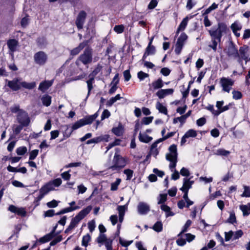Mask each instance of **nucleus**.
Listing matches in <instances>:
<instances>
[{
    "mask_svg": "<svg viewBox=\"0 0 250 250\" xmlns=\"http://www.w3.org/2000/svg\"><path fill=\"white\" fill-rule=\"evenodd\" d=\"M128 204L123 206H118L117 210L118 211L119 215L125 216V211L127 210Z\"/></svg>",
    "mask_w": 250,
    "mask_h": 250,
    "instance_id": "obj_33",
    "label": "nucleus"
},
{
    "mask_svg": "<svg viewBox=\"0 0 250 250\" xmlns=\"http://www.w3.org/2000/svg\"><path fill=\"white\" fill-rule=\"evenodd\" d=\"M186 119L184 117L183 115L181 117L175 118L173 119V123L175 124H177L178 122L181 123V126L183 125L186 122Z\"/></svg>",
    "mask_w": 250,
    "mask_h": 250,
    "instance_id": "obj_45",
    "label": "nucleus"
},
{
    "mask_svg": "<svg viewBox=\"0 0 250 250\" xmlns=\"http://www.w3.org/2000/svg\"><path fill=\"white\" fill-rule=\"evenodd\" d=\"M206 109L210 111L212 113V114L214 116H218L219 112H218V110H215L214 109V106L213 105H208V106L206 107Z\"/></svg>",
    "mask_w": 250,
    "mask_h": 250,
    "instance_id": "obj_60",
    "label": "nucleus"
},
{
    "mask_svg": "<svg viewBox=\"0 0 250 250\" xmlns=\"http://www.w3.org/2000/svg\"><path fill=\"white\" fill-rule=\"evenodd\" d=\"M113 133L117 136H120L123 135L124 132V127L121 125H119L118 126L113 127L112 129Z\"/></svg>",
    "mask_w": 250,
    "mask_h": 250,
    "instance_id": "obj_27",
    "label": "nucleus"
},
{
    "mask_svg": "<svg viewBox=\"0 0 250 250\" xmlns=\"http://www.w3.org/2000/svg\"><path fill=\"white\" fill-rule=\"evenodd\" d=\"M138 213L140 215H146L150 211V206L147 203L140 202L137 207Z\"/></svg>",
    "mask_w": 250,
    "mask_h": 250,
    "instance_id": "obj_13",
    "label": "nucleus"
},
{
    "mask_svg": "<svg viewBox=\"0 0 250 250\" xmlns=\"http://www.w3.org/2000/svg\"><path fill=\"white\" fill-rule=\"evenodd\" d=\"M185 137L188 138L190 137H195L197 136V132L196 130L190 129L187 131L185 134Z\"/></svg>",
    "mask_w": 250,
    "mask_h": 250,
    "instance_id": "obj_40",
    "label": "nucleus"
},
{
    "mask_svg": "<svg viewBox=\"0 0 250 250\" xmlns=\"http://www.w3.org/2000/svg\"><path fill=\"white\" fill-rule=\"evenodd\" d=\"M41 188L42 189V190L45 191L46 194H47L49 191L55 189V188L51 181L44 185Z\"/></svg>",
    "mask_w": 250,
    "mask_h": 250,
    "instance_id": "obj_31",
    "label": "nucleus"
},
{
    "mask_svg": "<svg viewBox=\"0 0 250 250\" xmlns=\"http://www.w3.org/2000/svg\"><path fill=\"white\" fill-rule=\"evenodd\" d=\"M125 27L123 24L115 25L114 31L118 34L122 33L124 31Z\"/></svg>",
    "mask_w": 250,
    "mask_h": 250,
    "instance_id": "obj_51",
    "label": "nucleus"
},
{
    "mask_svg": "<svg viewBox=\"0 0 250 250\" xmlns=\"http://www.w3.org/2000/svg\"><path fill=\"white\" fill-rule=\"evenodd\" d=\"M151 86L155 90L160 89L163 87L164 82L161 78H159L152 83Z\"/></svg>",
    "mask_w": 250,
    "mask_h": 250,
    "instance_id": "obj_24",
    "label": "nucleus"
},
{
    "mask_svg": "<svg viewBox=\"0 0 250 250\" xmlns=\"http://www.w3.org/2000/svg\"><path fill=\"white\" fill-rule=\"evenodd\" d=\"M152 229L156 232H159L162 231L163 224L161 222L158 221L154 224Z\"/></svg>",
    "mask_w": 250,
    "mask_h": 250,
    "instance_id": "obj_39",
    "label": "nucleus"
},
{
    "mask_svg": "<svg viewBox=\"0 0 250 250\" xmlns=\"http://www.w3.org/2000/svg\"><path fill=\"white\" fill-rule=\"evenodd\" d=\"M227 29V25L223 23L219 22L217 28L213 27L209 30V33L211 37L212 44L209 46L214 51L217 50V46L221 42L223 34L225 33Z\"/></svg>",
    "mask_w": 250,
    "mask_h": 250,
    "instance_id": "obj_1",
    "label": "nucleus"
},
{
    "mask_svg": "<svg viewBox=\"0 0 250 250\" xmlns=\"http://www.w3.org/2000/svg\"><path fill=\"white\" fill-rule=\"evenodd\" d=\"M92 61V49L87 47H86L83 54H82L76 62V64L79 66L80 62H82L84 65H87Z\"/></svg>",
    "mask_w": 250,
    "mask_h": 250,
    "instance_id": "obj_4",
    "label": "nucleus"
},
{
    "mask_svg": "<svg viewBox=\"0 0 250 250\" xmlns=\"http://www.w3.org/2000/svg\"><path fill=\"white\" fill-rule=\"evenodd\" d=\"M34 60L36 64L43 65L47 61V55L43 51H39L35 54Z\"/></svg>",
    "mask_w": 250,
    "mask_h": 250,
    "instance_id": "obj_9",
    "label": "nucleus"
},
{
    "mask_svg": "<svg viewBox=\"0 0 250 250\" xmlns=\"http://www.w3.org/2000/svg\"><path fill=\"white\" fill-rule=\"evenodd\" d=\"M90 239L91 237L88 234L83 236L82 242V245L85 247H87L88 243L90 241Z\"/></svg>",
    "mask_w": 250,
    "mask_h": 250,
    "instance_id": "obj_47",
    "label": "nucleus"
},
{
    "mask_svg": "<svg viewBox=\"0 0 250 250\" xmlns=\"http://www.w3.org/2000/svg\"><path fill=\"white\" fill-rule=\"evenodd\" d=\"M191 221L190 220H188L185 225L184 226L183 229L182 231L179 233V234L178 235L179 237H181L182 234L184 233V232H186L188 230V229L189 228V227L191 224Z\"/></svg>",
    "mask_w": 250,
    "mask_h": 250,
    "instance_id": "obj_42",
    "label": "nucleus"
},
{
    "mask_svg": "<svg viewBox=\"0 0 250 250\" xmlns=\"http://www.w3.org/2000/svg\"><path fill=\"white\" fill-rule=\"evenodd\" d=\"M116 151L113 159V165L110 166L109 168L112 170L118 171L126 165V161L125 158L119 154L118 148L116 149Z\"/></svg>",
    "mask_w": 250,
    "mask_h": 250,
    "instance_id": "obj_3",
    "label": "nucleus"
},
{
    "mask_svg": "<svg viewBox=\"0 0 250 250\" xmlns=\"http://www.w3.org/2000/svg\"><path fill=\"white\" fill-rule=\"evenodd\" d=\"M17 120L18 122L22 125V126H27L30 123V119L27 114L23 111H20L19 112Z\"/></svg>",
    "mask_w": 250,
    "mask_h": 250,
    "instance_id": "obj_11",
    "label": "nucleus"
},
{
    "mask_svg": "<svg viewBox=\"0 0 250 250\" xmlns=\"http://www.w3.org/2000/svg\"><path fill=\"white\" fill-rule=\"evenodd\" d=\"M227 54L232 58H236L238 55V50L233 44H230L227 49Z\"/></svg>",
    "mask_w": 250,
    "mask_h": 250,
    "instance_id": "obj_16",
    "label": "nucleus"
},
{
    "mask_svg": "<svg viewBox=\"0 0 250 250\" xmlns=\"http://www.w3.org/2000/svg\"><path fill=\"white\" fill-rule=\"evenodd\" d=\"M122 98L120 94L116 95L115 97L111 98L106 103L108 106H111L114 103Z\"/></svg>",
    "mask_w": 250,
    "mask_h": 250,
    "instance_id": "obj_35",
    "label": "nucleus"
},
{
    "mask_svg": "<svg viewBox=\"0 0 250 250\" xmlns=\"http://www.w3.org/2000/svg\"><path fill=\"white\" fill-rule=\"evenodd\" d=\"M169 152L166 155V160L170 162L169 168L173 172L171 175V179L176 180L179 178V173L175 167L177 162L178 153L177 146L175 145H171L168 148Z\"/></svg>",
    "mask_w": 250,
    "mask_h": 250,
    "instance_id": "obj_2",
    "label": "nucleus"
},
{
    "mask_svg": "<svg viewBox=\"0 0 250 250\" xmlns=\"http://www.w3.org/2000/svg\"><path fill=\"white\" fill-rule=\"evenodd\" d=\"M7 45L9 49L10 55L13 57L14 53L17 51L19 46V42L15 39H10L7 42Z\"/></svg>",
    "mask_w": 250,
    "mask_h": 250,
    "instance_id": "obj_12",
    "label": "nucleus"
},
{
    "mask_svg": "<svg viewBox=\"0 0 250 250\" xmlns=\"http://www.w3.org/2000/svg\"><path fill=\"white\" fill-rule=\"evenodd\" d=\"M86 16V13L83 11H81L78 14L76 21V24L78 29H80L83 28Z\"/></svg>",
    "mask_w": 250,
    "mask_h": 250,
    "instance_id": "obj_14",
    "label": "nucleus"
},
{
    "mask_svg": "<svg viewBox=\"0 0 250 250\" xmlns=\"http://www.w3.org/2000/svg\"><path fill=\"white\" fill-rule=\"evenodd\" d=\"M167 199V194H160L157 198L158 204H162L164 203Z\"/></svg>",
    "mask_w": 250,
    "mask_h": 250,
    "instance_id": "obj_44",
    "label": "nucleus"
},
{
    "mask_svg": "<svg viewBox=\"0 0 250 250\" xmlns=\"http://www.w3.org/2000/svg\"><path fill=\"white\" fill-rule=\"evenodd\" d=\"M42 104L46 106H48L51 103V97L48 95H44L41 98Z\"/></svg>",
    "mask_w": 250,
    "mask_h": 250,
    "instance_id": "obj_29",
    "label": "nucleus"
},
{
    "mask_svg": "<svg viewBox=\"0 0 250 250\" xmlns=\"http://www.w3.org/2000/svg\"><path fill=\"white\" fill-rule=\"evenodd\" d=\"M193 183L194 181L191 180V178H185L183 179V186L180 188V190L182 191H188Z\"/></svg>",
    "mask_w": 250,
    "mask_h": 250,
    "instance_id": "obj_15",
    "label": "nucleus"
},
{
    "mask_svg": "<svg viewBox=\"0 0 250 250\" xmlns=\"http://www.w3.org/2000/svg\"><path fill=\"white\" fill-rule=\"evenodd\" d=\"M152 39L150 40L147 47L146 48V51L149 55H153V54H154L155 53V48L154 46L151 45V44L152 43Z\"/></svg>",
    "mask_w": 250,
    "mask_h": 250,
    "instance_id": "obj_37",
    "label": "nucleus"
},
{
    "mask_svg": "<svg viewBox=\"0 0 250 250\" xmlns=\"http://www.w3.org/2000/svg\"><path fill=\"white\" fill-rule=\"evenodd\" d=\"M153 119V117H144L142 119V124L148 125L152 122Z\"/></svg>",
    "mask_w": 250,
    "mask_h": 250,
    "instance_id": "obj_62",
    "label": "nucleus"
},
{
    "mask_svg": "<svg viewBox=\"0 0 250 250\" xmlns=\"http://www.w3.org/2000/svg\"><path fill=\"white\" fill-rule=\"evenodd\" d=\"M98 116V113H96L93 115L80 119L72 125L71 131L76 130L85 125L91 124Z\"/></svg>",
    "mask_w": 250,
    "mask_h": 250,
    "instance_id": "obj_5",
    "label": "nucleus"
},
{
    "mask_svg": "<svg viewBox=\"0 0 250 250\" xmlns=\"http://www.w3.org/2000/svg\"><path fill=\"white\" fill-rule=\"evenodd\" d=\"M188 21V17H186L185 18H184L183 20V21L180 23V24L177 29V30L176 32V35H177L179 34V33L180 31H183L185 29V28L186 27V26L187 25Z\"/></svg>",
    "mask_w": 250,
    "mask_h": 250,
    "instance_id": "obj_26",
    "label": "nucleus"
},
{
    "mask_svg": "<svg viewBox=\"0 0 250 250\" xmlns=\"http://www.w3.org/2000/svg\"><path fill=\"white\" fill-rule=\"evenodd\" d=\"M156 107L160 112L163 113L165 115H167V111L166 107L164 106L160 102L157 103L156 104Z\"/></svg>",
    "mask_w": 250,
    "mask_h": 250,
    "instance_id": "obj_34",
    "label": "nucleus"
},
{
    "mask_svg": "<svg viewBox=\"0 0 250 250\" xmlns=\"http://www.w3.org/2000/svg\"><path fill=\"white\" fill-rule=\"evenodd\" d=\"M139 139L142 142L148 143L152 140V138L145 133L142 134L140 132L139 136Z\"/></svg>",
    "mask_w": 250,
    "mask_h": 250,
    "instance_id": "obj_25",
    "label": "nucleus"
},
{
    "mask_svg": "<svg viewBox=\"0 0 250 250\" xmlns=\"http://www.w3.org/2000/svg\"><path fill=\"white\" fill-rule=\"evenodd\" d=\"M188 39V36L185 33H182L178 38L175 45V52L176 54L179 55L184 45L185 42Z\"/></svg>",
    "mask_w": 250,
    "mask_h": 250,
    "instance_id": "obj_8",
    "label": "nucleus"
},
{
    "mask_svg": "<svg viewBox=\"0 0 250 250\" xmlns=\"http://www.w3.org/2000/svg\"><path fill=\"white\" fill-rule=\"evenodd\" d=\"M97 137L99 143L101 142H108L109 141L110 136L109 135L106 134L102 135Z\"/></svg>",
    "mask_w": 250,
    "mask_h": 250,
    "instance_id": "obj_56",
    "label": "nucleus"
},
{
    "mask_svg": "<svg viewBox=\"0 0 250 250\" xmlns=\"http://www.w3.org/2000/svg\"><path fill=\"white\" fill-rule=\"evenodd\" d=\"M230 153V151L223 148H219L215 150L214 152V154L218 156H228Z\"/></svg>",
    "mask_w": 250,
    "mask_h": 250,
    "instance_id": "obj_30",
    "label": "nucleus"
},
{
    "mask_svg": "<svg viewBox=\"0 0 250 250\" xmlns=\"http://www.w3.org/2000/svg\"><path fill=\"white\" fill-rule=\"evenodd\" d=\"M227 222L232 224L236 223V219L234 212H230L229 216L227 219Z\"/></svg>",
    "mask_w": 250,
    "mask_h": 250,
    "instance_id": "obj_41",
    "label": "nucleus"
},
{
    "mask_svg": "<svg viewBox=\"0 0 250 250\" xmlns=\"http://www.w3.org/2000/svg\"><path fill=\"white\" fill-rule=\"evenodd\" d=\"M80 221L81 220L76 216L71 220L69 225L64 231L65 233H68L72 229L76 228Z\"/></svg>",
    "mask_w": 250,
    "mask_h": 250,
    "instance_id": "obj_21",
    "label": "nucleus"
},
{
    "mask_svg": "<svg viewBox=\"0 0 250 250\" xmlns=\"http://www.w3.org/2000/svg\"><path fill=\"white\" fill-rule=\"evenodd\" d=\"M232 94L233 99L234 100H239L242 97V93L239 91L233 90L232 92Z\"/></svg>",
    "mask_w": 250,
    "mask_h": 250,
    "instance_id": "obj_53",
    "label": "nucleus"
},
{
    "mask_svg": "<svg viewBox=\"0 0 250 250\" xmlns=\"http://www.w3.org/2000/svg\"><path fill=\"white\" fill-rule=\"evenodd\" d=\"M23 126H22V125H14L12 126V129H13V131L15 135H17L18 134H19L20 133V132L21 131V130H22Z\"/></svg>",
    "mask_w": 250,
    "mask_h": 250,
    "instance_id": "obj_43",
    "label": "nucleus"
},
{
    "mask_svg": "<svg viewBox=\"0 0 250 250\" xmlns=\"http://www.w3.org/2000/svg\"><path fill=\"white\" fill-rule=\"evenodd\" d=\"M26 146H21L17 148L16 152L19 155H23L27 152Z\"/></svg>",
    "mask_w": 250,
    "mask_h": 250,
    "instance_id": "obj_50",
    "label": "nucleus"
},
{
    "mask_svg": "<svg viewBox=\"0 0 250 250\" xmlns=\"http://www.w3.org/2000/svg\"><path fill=\"white\" fill-rule=\"evenodd\" d=\"M244 192L241 195L242 197H250V187L247 186H244Z\"/></svg>",
    "mask_w": 250,
    "mask_h": 250,
    "instance_id": "obj_49",
    "label": "nucleus"
},
{
    "mask_svg": "<svg viewBox=\"0 0 250 250\" xmlns=\"http://www.w3.org/2000/svg\"><path fill=\"white\" fill-rule=\"evenodd\" d=\"M249 50V48L247 46H241L238 50V55L236 58H237L238 62L243 67V61H245L246 63L250 60V59H249L250 56Z\"/></svg>",
    "mask_w": 250,
    "mask_h": 250,
    "instance_id": "obj_6",
    "label": "nucleus"
},
{
    "mask_svg": "<svg viewBox=\"0 0 250 250\" xmlns=\"http://www.w3.org/2000/svg\"><path fill=\"white\" fill-rule=\"evenodd\" d=\"M231 28L233 32H236L241 30L242 28V25L237 22H235L232 23L231 25Z\"/></svg>",
    "mask_w": 250,
    "mask_h": 250,
    "instance_id": "obj_46",
    "label": "nucleus"
},
{
    "mask_svg": "<svg viewBox=\"0 0 250 250\" xmlns=\"http://www.w3.org/2000/svg\"><path fill=\"white\" fill-rule=\"evenodd\" d=\"M243 235V232L242 230H239L233 232V240H236L241 237Z\"/></svg>",
    "mask_w": 250,
    "mask_h": 250,
    "instance_id": "obj_58",
    "label": "nucleus"
},
{
    "mask_svg": "<svg viewBox=\"0 0 250 250\" xmlns=\"http://www.w3.org/2000/svg\"><path fill=\"white\" fill-rule=\"evenodd\" d=\"M159 151L157 148V143H153L151 146L150 155L156 157L158 154Z\"/></svg>",
    "mask_w": 250,
    "mask_h": 250,
    "instance_id": "obj_36",
    "label": "nucleus"
},
{
    "mask_svg": "<svg viewBox=\"0 0 250 250\" xmlns=\"http://www.w3.org/2000/svg\"><path fill=\"white\" fill-rule=\"evenodd\" d=\"M8 210L23 217L25 216L26 214V212L23 208H18L14 205H10L8 208Z\"/></svg>",
    "mask_w": 250,
    "mask_h": 250,
    "instance_id": "obj_17",
    "label": "nucleus"
},
{
    "mask_svg": "<svg viewBox=\"0 0 250 250\" xmlns=\"http://www.w3.org/2000/svg\"><path fill=\"white\" fill-rule=\"evenodd\" d=\"M79 208H80V207H79V206H75L74 207H68V208H63L62 210H61V213H63V214H64V213H67L69 212H71L72 211H74L76 209H78Z\"/></svg>",
    "mask_w": 250,
    "mask_h": 250,
    "instance_id": "obj_52",
    "label": "nucleus"
},
{
    "mask_svg": "<svg viewBox=\"0 0 250 250\" xmlns=\"http://www.w3.org/2000/svg\"><path fill=\"white\" fill-rule=\"evenodd\" d=\"M124 173L126 175V180H130L133 176V171L130 169H126L124 170Z\"/></svg>",
    "mask_w": 250,
    "mask_h": 250,
    "instance_id": "obj_57",
    "label": "nucleus"
},
{
    "mask_svg": "<svg viewBox=\"0 0 250 250\" xmlns=\"http://www.w3.org/2000/svg\"><path fill=\"white\" fill-rule=\"evenodd\" d=\"M240 208L243 212L244 216H248L250 213V208L248 205H242L240 206Z\"/></svg>",
    "mask_w": 250,
    "mask_h": 250,
    "instance_id": "obj_38",
    "label": "nucleus"
},
{
    "mask_svg": "<svg viewBox=\"0 0 250 250\" xmlns=\"http://www.w3.org/2000/svg\"><path fill=\"white\" fill-rule=\"evenodd\" d=\"M173 91L174 90L172 88L160 89L157 92L156 94L159 98L163 99L167 95L172 94Z\"/></svg>",
    "mask_w": 250,
    "mask_h": 250,
    "instance_id": "obj_19",
    "label": "nucleus"
},
{
    "mask_svg": "<svg viewBox=\"0 0 250 250\" xmlns=\"http://www.w3.org/2000/svg\"><path fill=\"white\" fill-rule=\"evenodd\" d=\"M53 80L44 81L41 82L39 86V90L45 92L53 84Z\"/></svg>",
    "mask_w": 250,
    "mask_h": 250,
    "instance_id": "obj_18",
    "label": "nucleus"
},
{
    "mask_svg": "<svg viewBox=\"0 0 250 250\" xmlns=\"http://www.w3.org/2000/svg\"><path fill=\"white\" fill-rule=\"evenodd\" d=\"M21 87L28 89H32L36 86V83L35 82L27 83L23 81L21 82Z\"/></svg>",
    "mask_w": 250,
    "mask_h": 250,
    "instance_id": "obj_32",
    "label": "nucleus"
},
{
    "mask_svg": "<svg viewBox=\"0 0 250 250\" xmlns=\"http://www.w3.org/2000/svg\"><path fill=\"white\" fill-rule=\"evenodd\" d=\"M121 182V180L119 178L117 179L116 181L112 183L111 185V190L112 191L116 190L118 189V187Z\"/></svg>",
    "mask_w": 250,
    "mask_h": 250,
    "instance_id": "obj_55",
    "label": "nucleus"
},
{
    "mask_svg": "<svg viewBox=\"0 0 250 250\" xmlns=\"http://www.w3.org/2000/svg\"><path fill=\"white\" fill-rule=\"evenodd\" d=\"M88 42L85 41L81 43L79 45L71 51L72 55H76L87 44Z\"/></svg>",
    "mask_w": 250,
    "mask_h": 250,
    "instance_id": "obj_23",
    "label": "nucleus"
},
{
    "mask_svg": "<svg viewBox=\"0 0 250 250\" xmlns=\"http://www.w3.org/2000/svg\"><path fill=\"white\" fill-rule=\"evenodd\" d=\"M57 228V226L54 227L53 230L49 233L46 234L44 236L40 238L38 241L41 243H44L49 241L54 237V232Z\"/></svg>",
    "mask_w": 250,
    "mask_h": 250,
    "instance_id": "obj_20",
    "label": "nucleus"
},
{
    "mask_svg": "<svg viewBox=\"0 0 250 250\" xmlns=\"http://www.w3.org/2000/svg\"><path fill=\"white\" fill-rule=\"evenodd\" d=\"M181 236L182 237H185L186 238V240L188 242H190L195 238V236L190 233H186L183 235H182Z\"/></svg>",
    "mask_w": 250,
    "mask_h": 250,
    "instance_id": "obj_61",
    "label": "nucleus"
},
{
    "mask_svg": "<svg viewBox=\"0 0 250 250\" xmlns=\"http://www.w3.org/2000/svg\"><path fill=\"white\" fill-rule=\"evenodd\" d=\"M39 153L38 149H34L31 151L29 155V160H32L36 158Z\"/></svg>",
    "mask_w": 250,
    "mask_h": 250,
    "instance_id": "obj_63",
    "label": "nucleus"
},
{
    "mask_svg": "<svg viewBox=\"0 0 250 250\" xmlns=\"http://www.w3.org/2000/svg\"><path fill=\"white\" fill-rule=\"evenodd\" d=\"M137 76L140 81L144 80L145 79L148 78L149 75L147 73H145L142 71H139L137 73Z\"/></svg>",
    "mask_w": 250,
    "mask_h": 250,
    "instance_id": "obj_54",
    "label": "nucleus"
},
{
    "mask_svg": "<svg viewBox=\"0 0 250 250\" xmlns=\"http://www.w3.org/2000/svg\"><path fill=\"white\" fill-rule=\"evenodd\" d=\"M233 231L230 230L225 232V239L226 241H229L231 239H233Z\"/></svg>",
    "mask_w": 250,
    "mask_h": 250,
    "instance_id": "obj_59",
    "label": "nucleus"
},
{
    "mask_svg": "<svg viewBox=\"0 0 250 250\" xmlns=\"http://www.w3.org/2000/svg\"><path fill=\"white\" fill-rule=\"evenodd\" d=\"M234 83V81L233 80L226 77L221 78L220 81L222 91L227 93L230 92Z\"/></svg>",
    "mask_w": 250,
    "mask_h": 250,
    "instance_id": "obj_7",
    "label": "nucleus"
},
{
    "mask_svg": "<svg viewBox=\"0 0 250 250\" xmlns=\"http://www.w3.org/2000/svg\"><path fill=\"white\" fill-rule=\"evenodd\" d=\"M92 208V206H87L86 208L80 211L76 216L82 220L91 211Z\"/></svg>",
    "mask_w": 250,
    "mask_h": 250,
    "instance_id": "obj_22",
    "label": "nucleus"
},
{
    "mask_svg": "<svg viewBox=\"0 0 250 250\" xmlns=\"http://www.w3.org/2000/svg\"><path fill=\"white\" fill-rule=\"evenodd\" d=\"M6 84L12 90L16 91L21 88V79L20 78H15L11 81L7 79L5 80Z\"/></svg>",
    "mask_w": 250,
    "mask_h": 250,
    "instance_id": "obj_10",
    "label": "nucleus"
},
{
    "mask_svg": "<svg viewBox=\"0 0 250 250\" xmlns=\"http://www.w3.org/2000/svg\"><path fill=\"white\" fill-rule=\"evenodd\" d=\"M161 208L162 210L165 212L166 216L167 217L169 216H172L174 215V213L171 211L170 207L166 205H162L161 206Z\"/></svg>",
    "mask_w": 250,
    "mask_h": 250,
    "instance_id": "obj_28",
    "label": "nucleus"
},
{
    "mask_svg": "<svg viewBox=\"0 0 250 250\" xmlns=\"http://www.w3.org/2000/svg\"><path fill=\"white\" fill-rule=\"evenodd\" d=\"M62 239V236L59 235L53 240L50 243L51 246H53L57 244L58 243L61 242Z\"/></svg>",
    "mask_w": 250,
    "mask_h": 250,
    "instance_id": "obj_64",
    "label": "nucleus"
},
{
    "mask_svg": "<svg viewBox=\"0 0 250 250\" xmlns=\"http://www.w3.org/2000/svg\"><path fill=\"white\" fill-rule=\"evenodd\" d=\"M108 239L105 234L100 233L99 236L97 238V242L98 243L103 244Z\"/></svg>",
    "mask_w": 250,
    "mask_h": 250,
    "instance_id": "obj_48",
    "label": "nucleus"
}]
</instances>
